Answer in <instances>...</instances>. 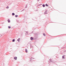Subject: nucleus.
Returning <instances> with one entry per match:
<instances>
[{"label":"nucleus","mask_w":66,"mask_h":66,"mask_svg":"<svg viewBox=\"0 0 66 66\" xmlns=\"http://www.w3.org/2000/svg\"><path fill=\"white\" fill-rule=\"evenodd\" d=\"M64 56H65V55H63L62 56V57L63 59H65Z\"/></svg>","instance_id":"nucleus-1"},{"label":"nucleus","mask_w":66,"mask_h":66,"mask_svg":"<svg viewBox=\"0 0 66 66\" xmlns=\"http://www.w3.org/2000/svg\"><path fill=\"white\" fill-rule=\"evenodd\" d=\"M30 39L31 40H33V38L32 37H31L30 38Z\"/></svg>","instance_id":"nucleus-2"},{"label":"nucleus","mask_w":66,"mask_h":66,"mask_svg":"<svg viewBox=\"0 0 66 66\" xmlns=\"http://www.w3.org/2000/svg\"><path fill=\"white\" fill-rule=\"evenodd\" d=\"M44 14H47V10H45Z\"/></svg>","instance_id":"nucleus-3"},{"label":"nucleus","mask_w":66,"mask_h":66,"mask_svg":"<svg viewBox=\"0 0 66 66\" xmlns=\"http://www.w3.org/2000/svg\"><path fill=\"white\" fill-rule=\"evenodd\" d=\"M17 57H14V60H17Z\"/></svg>","instance_id":"nucleus-4"},{"label":"nucleus","mask_w":66,"mask_h":66,"mask_svg":"<svg viewBox=\"0 0 66 66\" xmlns=\"http://www.w3.org/2000/svg\"><path fill=\"white\" fill-rule=\"evenodd\" d=\"M19 40H20V38H19L17 40L19 42Z\"/></svg>","instance_id":"nucleus-5"},{"label":"nucleus","mask_w":66,"mask_h":66,"mask_svg":"<svg viewBox=\"0 0 66 66\" xmlns=\"http://www.w3.org/2000/svg\"><path fill=\"white\" fill-rule=\"evenodd\" d=\"M25 51L26 53H27L28 52V51H27V49H25Z\"/></svg>","instance_id":"nucleus-6"},{"label":"nucleus","mask_w":66,"mask_h":66,"mask_svg":"<svg viewBox=\"0 0 66 66\" xmlns=\"http://www.w3.org/2000/svg\"><path fill=\"white\" fill-rule=\"evenodd\" d=\"M42 6L44 7H45V5L44 4Z\"/></svg>","instance_id":"nucleus-7"},{"label":"nucleus","mask_w":66,"mask_h":66,"mask_svg":"<svg viewBox=\"0 0 66 66\" xmlns=\"http://www.w3.org/2000/svg\"><path fill=\"white\" fill-rule=\"evenodd\" d=\"M12 15L13 16H14V15H15V13H12Z\"/></svg>","instance_id":"nucleus-8"},{"label":"nucleus","mask_w":66,"mask_h":66,"mask_svg":"<svg viewBox=\"0 0 66 66\" xmlns=\"http://www.w3.org/2000/svg\"><path fill=\"white\" fill-rule=\"evenodd\" d=\"M45 6H49L47 4H46L45 5Z\"/></svg>","instance_id":"nucleus-9"},{"label":"nucleus","mask_w":66,"mask_h":66,"mask_svg":"<svg viewBox=\"0 0 66 66\" xmlns=\"http://www.w3.org/2000/svg\"><path fill=\"white\" fill-rule=\"evenodd\" d=\"M9 7L7 6L6 7V9H9Z\"/></svg>","instance_id":"nucleus-10"},{"label":"nucleus","mask_w":66,"mask_h":66,"mask_svg":"<svg viewBox=\"0 0 66 66\" xmlns=\"http://www.w3.org/2000/svg\"><path fill=\"white\" fill-rule=\"evenodd\" d=\"M8 22H10V20L8 19Z\"/></svg>","instance_id":"nucleus-11"},{"label":"nucleus","mask_w":66,"mask_h":66,"mask_svg":"<svg viewBox=\"0 0 66 66\" xmlns=\"http://www.w3.org/2000/svg\"><path fill=\"white\" fill-rule=\"evenodd\" d=\"M12 42H15V39H13L12 40Z\"/></svg>","instance_id":"nucleus-12"},{"label":"nucleus","mask_w":66,"mask_h":66,"mask_svg":"<svg viewBox=\"0 0 66 66\" xmlns=\"http://www.w3.org/2000/svg\"><path fill=\"white\" fill-rule=\"evenodd\" d=\"M8 28L9 29H11V26H9L8 27Z\"/></svg>","instance_id":"nucleus-13"},{"label":"nucleus","mask_w":66,"mask_h":66,"mask_svg":"<svg viewBox=\"0 0 66 66\" xmlns=\"http://www.w3.org/2000/svg\"><path fill=\"white\" fill-rule=\"evenodd\" d=\"M15 17H18V15H15Z\"/></svg>","instance_id":"nucleus-14"},{"label":"nucleus","mask_w":66,"mask_h":66,"mask_svg":"<svg viewBox=\"0 0 66 66\" xmlns=\"http://www.w3.org/2000/svg\"><path fill=\"white\" fill-rule=\"evenodd\" d=\"M43 35H44V36H46V35H45V33L43 34Z\"/></svg>","instance_id":"nucleus-15"},{"label":"nucleus","mask_w":66,"mask_h":66,"mask_svg":"<svg viewBox=\"0 0 66 66\" xmlns=\"http://www.w3.org/2000/svg\"><path fill=\"white\" fill-rule=\"evenodd\" d=\"M27 6L26 5L25 7V8H27Z\"/></svg>","instance_id":"nucleus-16"},{"label":"nucleus","mask_w":66,"mask_h":66,"mask_svg":"<svg viewBox=\"0 0 66 66\" xmlns=\"http://www.w3.org/2000/svg\"><path fill=\"white\" fill-rule=\"evenodd\" d=\"M28 33V31H27L26 32V33Z\"/></svg>","instance_id":"nucleus-17"},{"label":"nucleus","mask_w":66,"mask_h":66,"mask_svg":"<svg viewBox=\"0 0 66 66\" xmlns=\"http://www.w3.org/2000/svg\"><path fill=\"white\" fill-rule=\"evenodd\" d=\"M39 1V0H38V1Z\"/></svg>","instance_id":"nucleus-18"}]
</instances>
